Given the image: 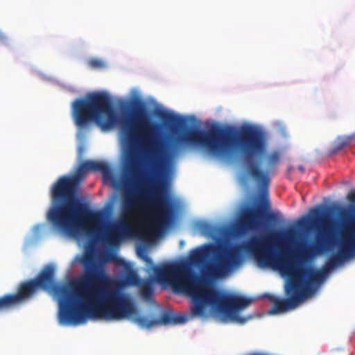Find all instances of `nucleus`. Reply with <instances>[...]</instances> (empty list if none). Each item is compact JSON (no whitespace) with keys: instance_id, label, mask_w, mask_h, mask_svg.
Returning a JSON list of instances; mask_svg holds the SVG:
<instances>
[{"instance_id":"1","label":"nucleus","mask_w":355,"mask_h":355,"mask_svg":"<svg viewBox=\"0 0 355 355\" xmlns=\"http://www.w3.org/2000/svg\"><path fill=\"white\" fill-rule=\"evenodd\" d=\"M310 218H303L297 222L300 228L313 227L315 230L313 245L306 248L296 255L285 250L282 246L283 239H291L295 235V230L290 228L284 234L271 232L266 236L252 237L244 248L262 267H271L279 270L295 282L302 291L304 298L311 291V286L320 284L326 277L329 270L341 264L345 261L355 257V223L354 215L347 210H342L343 228L340 232L339 247L320 270L311 266L302 267L299 262L311 256L322 254L329 250L336 241L335 223L324 214L320 207L310 211Z\"/></svg>"},{"instance_id":"2","label":"nucleus","mask_w":355,"mask_h":355,"mask_svg":"<svg viewBox=\"0 0 355 355\" xmlns=\"http://www.w3.org/2000/svg\"><path fill=\"white\" fill-rule=\"evenodd\" d=\"M156 125L150 122L141 103L135 105L129 116L121 121L122 140L126 148V172L134 179L139 175L140 155L149 158L152 164L153 178L149 179L150 189L141 188L138 192L125 189L122 203V217L116 224L109 227L103 238L110 245H116L133 232V218L144 213V196L150 195L152 211L147 220L151 227L162 229L167 226L172 216V206L166 195V167L156 157L158 141L154 131Z\"/></svg>"},{"instance_id":"3","label":"nucleus","mask_w":355,"mask_h":355,"mask_svg":"<svg viewBox=\"0 0 355 355\" xmlns=\"http://www.w3.org/2000/svg\"><path fill=\"white\" fill-rule=\"evenodd\" d=\"M179 141L203 148L211 155L220 158H230L238 150L243 155L246 173L263 195L268 193L270 174L280 162L281 155L277 150L265 155V169L253 160L265 153L266 139L264 132L250 124L243 125L238 130L234 126L218 125L211 126L206 132L193 130L180 137Z\"/></svg>"},{"instance_id":"4","label":"nucleus","mask_w":355,"mask_h":355,"mask_svg":"<svg viewBox=\"0 0 355 355\" xmlns=\"http://www.w3.org/2000/svg\"><path fill=\"white\" fill-rule=\"evenodd\" d=\"M81 263L85 274L80 282L83 291L74 294V302L62 313L67 324H77L87 319L122 320L136 311L131 298L125 294L107 288L112 279L96 261L94 254L86 252Z\"/></svg>"},{"instance_id":"5","label":"nucleus","mask_w":355,"mask_h":355,"mask_svg":"<svg viewBox=\"0 0 355 355\" xmlns=\"http://www.w3.org/2000/svg\"><path fill=\"white\" fill-rule=\"evenodd\" d=\"M89 171L101 172L105 178L112 176L111 169L106 163L94 160L82 162L75 174L61 176L53 185V205L49 210L47 217L58 232L76 236L83 230L92 242H95L101 233L100 214L77 198L80 183Z\"/></svg>"},{"instance_id":"6","label":"nucleus","mask_w":355,"mask_h":355,"mask_svg":"<svg viewBox=\"0 0 355 355\" xmlns=\"http://www.w3.org/2000/svg\"><path fill=\"white\" fill-rule=\"evenodd\" d=\"M152 270L155 280L169 285L174 291L189 295L193 300L191 312L194 316L205 314L206 307L211 306L232 320L244 323L245 318L239 317L236 312L244 309L252 302L250 299L230 295L213 287L205 277L194 272L184 263H169L161 266H153Z\"/></svg>"},{"instance_id":"7","label":"nucleus","mask_w":355,"mask_h":355,"mask_svg":"<svg viewBox=\"0 0 355 355\" xmlns=\"http://www.w3.org/2000/svg\"><path fill=\"white\" fill-rule=\"evenodd\" d=\"M55 270L53 266H46L33 279L21 282L17 293L6 294L0 297V313L8 311L12 308L31 300L41 290L52 291L60 297L59 320L60 323L67 324L62 313L67 304L69 309L74 302V293L67 286L55 282Z\"/></svg>"},{"instance_id":"8","label":"nucleus","mask_w":355,"mask_h":355,"mask_svg":"<svg viewBox=\"0 0 355 355\" xmlns=\"http://www.w3.org/2000/svg\"><path fill=\"white\" fill-rule=\"evenodd\" d=\"M71 106L73 119L80 128L94 121L102 130L106 131L116 123V113L105 92L89 93L84 98L76 99Z\"/></svg>"},{"instance_id":"9","label":"nucleus","mask_w":355,"mask_h":355,"mask_svg":"<svg viewBox=\"0 0 355 355\" xmlns=\"http://www.w3.org/2000/svg\"><path fill=\"white\" fill-rule=\"evenodd\" d=\"M212 254L214 261L207 266V274L213 279L225 277L241 263V248L239 245L218 248L213 244H205L192 250L189 261L194 265H201Z\"/></svg>"},{"instance_id":"10","label":"nucleus","mask_w":355,"mask_h":355,"mask_svg":"<svg viewBox=\"0 0 355 355\" xmlns=\"http://www.w3.org/2000/svg\"><path fill=\"white\" fill-rule=\"evenodd\" d=\"M286 294L288 297L286 299H279L277 297L268 295V297L273 302L271 313H280L295 309L304 298L302 291L295 282H290L286 286Z\"/></svg>"},{"instance_id":"11","label":"nucleus","mask_w":355,"mask_h":355,"mask_svg":"<svg viewBox=\"0 0 355 355\" xmlns=\"http://www.w3.org/2000/svg\"><path fill=\"white\" fill-rule=\"evenodd\" d=\"M263 211L261 209H248L241 215L237 228L241 232H245L257 227L259 224V216Z\"/></svg>"},{"instance_id":"12","label":"nucleus","mask_w":355,"mask_h":355,"mask_svg":"<svg viewBox=\"0 0 355 355\" xmlns=\"http://www.w3.org/2000/svg\"><path fill=\"white\" fill-rule=\"evenodd\" d=\"M355 139V133L348 137H339L334 141V146L331 149V153L335 154L348 146L351 141Z\"/></svg>"},{"instance_id":"13","label":"nucleus","mask_w":355,"mask_h":355,"mask_svg":"<svg viewBox=\"0 0 355 355\" xmlns=\"http://www.w3.org/2000/svg\"><path fill=\"white\" fill-rule=\"evenodd\" d=\"M158 116L165 123L172 125H178L182 121L179 116L164 111L159 112Z\"/></svg>"},{"instance_id":"14","label":"nucleus","mask_w":355,"mask_h":355,"mask_svg":"<svg viewBox=\"0 0 355 355\" xmlns=\"http://www.w3.org/2000/svg\"><path fill=\"white\" fill-rule=\"evenodd\" d=\"M137 324L141 328L150 329L155 325L159 324L160 322L158 319H149L146 316L140 315L135 319Z\"/></svg>"},{"instance_id":"15","label":"nucleus","mask_w":355,"mask_h":355,"mask_svg":"<svg viewBox=\"0 0 355 355\" xmlns=\"http://www.w3.org/2000/svg\"><path fill=\"white\" fill-rule=\"evenodd\" d=\"M125 280L126 284L130 286H138L141 282L139 277L134 270L127 272L125 276Z\"/></svg>"},{"instance_id":"16","label":"nucleus","mask_w":355,"mask_h":355,"mask_svg":"<svg viewBox=\"0 0 355 355\" xmlns=\"http://www.w3.org/2000/svg\"><path fill=\"white\" fill-rule=\"evenodd\" d=\"M141 293L143 297L149 298L153 295V288L150 282H144L141 285Z\"/></svg>"},{"instance_id":"17","label":"nucleus","mask_w":355,"mask_h":355,"mask_svg":"<svg viewBox=\"0 0 355 355\" xmlns=\"http://www.w3.org/2000/svg\"><path fill=\"white\" fill-rule=\"evenodd\" d=\"M88 64L91 68L95 69H102L105 66V63L102 60L96 58L89 60Z\"/></svg>"},{"instance_id":"18","label":"nucleus","mask_w":355,"mask_h":355,"mask_svg":"<svg viewBox=\"0 0 355 355\" xmlns=\"http://www.w3.org/2000/svg\"><path fill=\"white\" fill-rule=\"evenodd\" d=\"M160 322L159 324H173V313L169 312L164 313L160 319H158Z\"/></svg>"},{"instance_id":"19","label":"nucleus","mask_w":355,"mask_h":355,"mask_svg":"<svg viewBox=\"0 0 355 355\" xmlns=\"http://www.w3.org/2000/svg\"><path fill=\"white\" fill-rule=\"evenodd\" d=\"M187 321V317L184 315L173 313V324H182Z\"/></svg>"},{"instance_id":"20","label":"nucleus","mask_w":355,"mask_h":355,"mask_svg":"<svg viewBox=\"0 0 355 355\" xmlns=\"http://www.w3.org/2000/svg\"><path fill=\"white\" fill-rule=\"evenodd\" d=\"M350 205L354 211H355V190L350 192L347 197Z\"/></svg>"},{"instance_id":"21","label":"nucleus","mask_w":355,"mask_h":355,"mask_svg":"<svg viewBox=\"0 0 355 355\" xmlns=\"http://www.w3.org/2000/svg\"><path fill=\"white\" fill-rule=\"evenodd\" d=\"M140 257L149 265H153V261L150 257L145 254H139Z\"/></svg>"},{"instance_id":"22","label":"nucleus","mask_w":355,"mask_h":355,"mask_svg":"<svg viewBox=\"0 0 355 355\" xmlns=\"http://www.w3.org/2000/svg\"><path fill=\"white\" fill-rule=\"evenodd\" d=\"M267 219L268 220L270 221V222H275L276 220V216L275 215V214L272 213V212H269L267 215Z\"/></svg>"},{"instance_id":"23","label":"nucleus","mask_w":355,"mask_h":355,"mask_svg":"<svg viewBox=\"0 0 355 355\" xmlns=\"http://www.w3.org/2000/svg\"><path fill=\"white\" fill-rule=\"evenodd\" d=\"M6 40V37L3 33L0 31V41H3Z\"/></svg>"},{"instance_id":"24","label":"nucleus","mask_w":355,"mask_h":355,"mask_svg":"<svg viewBox=\"0 0 355 355\" xmlns=\"http://www.w3.org/2000/svg\"><path fill=\"white\" fill-rule=\"evenodd\" d=\"M298 169H299L302 173H304V166H298Z\"/></svg>"},{"instance_id":"25","label":"nucleus","mask_w":355,"mask_h":355,"mask_svg":"<svg viewBox=\"0 0 355 355\" xmlns=\"http://www.w3.org/2000/svg\"><path fill=\"white\" fill-rule=\"evenodd\" d=\"M147 180H148V178H147V176H145V182H144L146 183L148 182Z\"/></svg>"}]
</instances>
